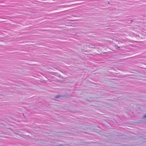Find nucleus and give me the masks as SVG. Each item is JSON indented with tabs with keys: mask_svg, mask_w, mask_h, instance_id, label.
<instances>
[{
	"mask_svg": "<svg viewBox=\"0 0 146 146\" xmlns=\"http://www.w3.org/2000/svg\"><path fill=\"white\" fill-rule=\"evenodd\" d=\"M144 117H145V118H146V115H145L144 116Z\"/></svg>",
	"mask_w": 146,
	"mask_h": 146,
	"instance_id": "4",
	"label": "nucleus"
},
{
	"mask_svg": "<svg viewBox=\"0 0 146 146\" xmlns=\"http://www.w3.org/2000/svg\"><path fill=\"white\" fill-rule=\"evenodd\" d=\"M107 51L108 52H110V51H109L108 50L109 48H107Z\"/></svg>",
	"mask_w": 146,
	"mask_h": 146,
	"instance_id": "1",
	"label": "nucleus"
},
{
	"mask_svg": "<svg viewBox=\"0 0 146 146\" xmlns=\"http://www.w3.org/2000/svg\"><path fill=\"white\" fill-rule=\"evenodd\" d=\"M115 47H117L118 48H119V47H118V46H115Z\"/></svg>",
	"mask_w": 146,
	"mask_h": 146,
	"instance_id": "3",
	"label": "nucleus"
},
{
	"mask_svg": "<svg viewBox=\"0 0 146 146\" xmlns=\"http://www.w3.org/2000/svg\"><path fill=\"white\" fill-rule=\"evenodd\" d=\"M60 96H57L55 97V98H59Z\"/></svg>",
	"mask_w": 146,
	"mask_h": 146,
	"instance_id": "2",
	"label": "nucleus"
}]
</instances>
